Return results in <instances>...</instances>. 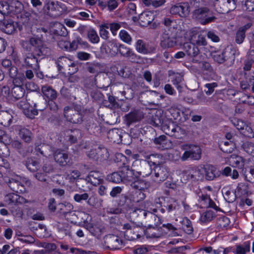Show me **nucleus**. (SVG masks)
<instances>
[{
  "label": "nucleus",
  "instance_id": "ddd939ff",
  "mask_svg": "<svg viewBox=\"0 0 254 254\" xmlns=\"http://www.w3.org/2000/svg\"><path fill=\"white\" fill-rule=\"evenodd\" d=\"M190 7L187 3L174 5L170 9V13L172 14H178L181 17L186 16L190 12Z\"/></svg>",
  "mask_w": 254,
  "mask_h": 254
},
{
  "label": "nucleus",
  "instance_id": "a211bd4d",
  "mask_svg": "<svg viewBox=\"0 0 254 254\" xmlns=\"http://www.w3.org/2000/svg\"><path fill=\"white\" fill-rule=\"evenodd\" d=\"M127 126L140 121L143 118V114L142 112L135 110L130 112L125 116Z\"/></svg>",
  "mask_w": 254,
  "mask_h": 254
},
{
  "label": "nucleus",
  "instance_id": "c85d7f7f",
  "mask_svg": "<svg viewBox=\"0 0 254 254\" xmlns=\"http://www.w3.org/2000/svg\"><path fill=\"white\" fill-rule=\"evenodd\" d=\"M60 213L63 214L66 219H69L68 216L73 213V206L68 202H64L60 204Z\"/></svg>",
  "mask_w": 254,
  "mask_h": 254
},
{
  "label": "nucleus",
  "instance_id": "37998d69",
  "mask_svg": "<svg viewBox=\"0 0 254 254\" xmlns=\"http://www.w3.org/2000/svg\"><path fill=\"white\" fill-rule=\"evenodd\" d=\"M183 77L181 74L179 73L175 74L172 80V82L173 85L176 86V87L180 92H182V83L183 82Z\"/></svg>",
  "mask_w": 254,
  "mask_h": 254
},
{
  "label": "nucleus",
  "instance_id": "ea45409f",
  "mask_svg": "<svg viewBox=\"0 0 254 254\" xmlns=\"http://www.w3.org/2000/svg\"><path fill=\"white\" fill-rule=\"evenodd\" d=\"M2 29L7 34H12L15 30V24L13 22L7 21L3 23Z\"/></svg>",
  "mask_w": 254,
  "mask_h": 254
},
{
  "label": "nucleus",
  "instance_id": "aec40b11",
  "mask_svg": "<svg viewBox=\"0 0 254 254\" xmlns=\"http://www.w3.org/2000/svg\"><path fill=\"white\" fill-rule=\"evenodd\" d=\"M198 201L202 207H211L216 210L218 209V207L207 194H202L200 195Z\"/></svg>",
  "mask_w": 254,
  "mask_h": 254
},
{
  "label": "nucleus",
  "instance_id": "f3484780",
  "mask_svg": "<svg viewBox=\"0 0 254 254\" xmlns=\"http://www.w3.org/2000/svg\"><path fill=\"white\" fill-rule=\"evenodd\" d=\"M226 161L232 167L242 169L244 166V159L241 156L235 154L230 155L227 158Z\"/></svg>",
  "mask_w": 254,
  "mask_h": 254
},
{
  "label": "nucleus",
  "instance_id": "b1692460",
  "mask_svg": "<svg viewBox=\"0 0 254 254\" xmlns=\"http://www.w3.org/2000/svg\"><path fill=\"white\" fill-rule=\"evenodd\" d=\"M41 90L44 96L49 101L54 100L57 97V91L50 86L44 85L42 86Z\"/></svg>",
  "mask_w": 254,
  "mask_h": 254
},
{
  "label": "nucleus",
  "instance_id": "4d7b16f0",
  "mask_svg": "<svg viewBox=\"0 0 254 254\" xmlns=\"http://www.w3.org/2000/svg\"><path fill=\"white\" fill-rule=\"evenodd\" d=\"M132 187L135 188L136 190H140L143 191L147 188L146 183L142 180H137L133 183Z\"/></svg>",
  "mask_w": 254,
  "mask_h": 254
},
{
  "label": "nucleus",
  "instance_id": "3c124183",
  "mask_svg": "<svg viewBox=\"0 0 254 254\" xmlns=\"http://www.w3.org/2000/svg\"><path fill=\"white\" fill-rule=\"evenodd\" d=\"M26 77L23 73H18L13 80V85H21L26 83Z\"/></svg>",
  "mask_w": 254,
  "mask_h": 254
},
{
  "label": "nucleus",
  "instance_id": "473e14b6",
  "mask_svg": "<svg viewBox=\"0 0 254 254\" xmlns=\"http://www.w3.org/2000/svg\"><path fill=\"white\" fill-rule=\"evenodd\" d=\"M19 135L20 137L27 143L30 142L33 138V134L31 131L25 127L19 129Z\"/></svg>",
  "mask_w": 254,
  "mask_h": 254
},
{
  "label": "nucleus",
  "instance_id": "338daca9",
  "mask_svg": "<svg viewBox=\"0 0 254 254\" xmlns=\"http://www.w3.org/2000/svg\"><path fill=\"white\" fill-rule=\"evenodd\" d=\"M89 195L87 193L82 194L76 193L73 196L74 200L77 202H81L83 200H86L88 199Z\"/></svg>",
  "mask_w": 254,
  "mask_h": 254
},
{
  "label": "nucleus",
  "instance_id": "774afa93",
  "mask_svg": "<svg viewBox=\"0 0 254 254\" xmlns=\"http://www.w3.org/2000/svg\"><path fill=\"white\" fill-rule=\"evenodd\" d=\"M245 38V33L242 30H238L236 35V42L240 44L243 43Z\"/></svg>",
  "mask_w": 254,
  "mask_h": 254
},
{
  "label": "nucleus",
  "instance_id": "6e6552de",
  "mask_svg": "<svg viewBox=\"0 0 254 254\" xmlns=\"http://www.w3.org/2000/svg\"><path fill=\"white\" fill-rule=\"evenodd\" d=\"M162 128L166 134L177 139L182 138L183 135L185 134V131L184 129L172 122L164 124Z\"/></svg>",
  "mask_w": 254,
  "mask_h": 254
},
{
  "label": "nucleus",
  "instance_id": "603ef678",
  "mask_svg": "<svg viewBox=\"0 0 254 254\" xmlns=\"http://www.w3.org/2000/svg\"><path fill=\"white\" fill-rule=\"evenodd\" d=\"M201 60L197 62H193V63H198L199 64V67L203 71H210L212 70V67L209 63L206 62H202L203 60V56L201 54Z\"/></svg>",
  "mask_w": 254,
  "mask_h": 254
},
{
  "label": "nucleus",
  "instance_id": "864d4df0",
  "mask_svg": "<svg viewBox=\"0 0 254 254\" xmlns=\"http://www.w3.org/2000/svg\"><path fill=\"white\" fill-rule=\"evenodd\" d=\"M230 219L226 216L219 217L217 220V224L221 228H226L230 224Z\"/></svg>",
  "mask_w": 254,
  "mask_h": 254
},
{
  "label": "nucleus",
  "instance_id": "680f3d73",
  "mask_svg": "<svg viewBox=\"0 0 254 254\" xmlns=\"http://www.w3.org/2000/svg\"><path fill=\"white\" fill-rule=\"evenodd\" d=\"M243 147L248 154L254 156V143L247 142L244 144Z\"/></svg>",
  "mask_w": 254,
  "mask_h": 254
},
{
  "label": "nucleus",
  "instance_id": "0eeeda50",
  "mask_svg": "<svg viewBox=\"0 0 254 254\" xmlns=\"http://www.w3.org/2000/svg\"><path fill=\"white\" fill-rule=\"evenodd\" d=\"M178 30L173 29L172 31H164L162 34L160 43L161 46L163 48H172L176 45V39Z\"/></svg>",
  "mask_w": 254,
  "mask_h": 254
},
{
  "label": "nucleus",
  "instance_id": "1a4fd4ad",
  "mask_svg": "<svg viewBox=\"0 0 254 254\" xmlns=\"http://www.w3.org/2000/svg\"><path fill=\"white\" fill-rule=\"evenodd\" d=\"M6 183L10 190L17 193H23L25 191L24 185L21 182V178L19 176H14L5 179Z\"/></svg>",
  "mask_w": 254,
  "mask_h": 254
},
{
  "label": "nucleus",
  "instance_id": "4c0bfd02",
  "mask_svg": "<svg viewBox=\"0 0 254 254\" xmlns=\"http://www.w3.org/2000/svg\"><path fill=\"white\" fill-rule=\"evenodd\" d=\"M182 227L188 234H190L193 232V228L191 221L187 217H184L181 221Z\"/></svg>",
  "mask_w": 254,
  "mask_h": 254
},
{
  "label": "nucleus",
  "instance_id": "cd10ccee",
  "mask_svg": "<svg viewBox=\"0 0 254 254\" xmlns=\"http://www.w3.org/2000/svg\"><path fill=\"white\" fill-rule=\"evenodd\" d=\"M205 173L206 180L211 181L215 178L217 175L216 168L212 165H206L203 166V172Z\"/></svg>",
  "mask_w": 254,
  "mask_h": 254
},
{
  "label": "nucleus",
  "instance_id": "6ab92c4d",
  "mask_svg": "<svg viewBox=\"0 0 254 254\" xmlns=\"http://www.w3.org/2000/svg\"><path fill=\"white\" fill-rule=\"evenodd\" d=\"M154 19V15L150 11L143 12L140 14L138 22L142 27L147 26Z\"/></svg>",
  "mask_w": 254,
  "mask_h": 254
},
{
  "label": "nucleus",
  "instance_id": "6e6d98bb",
  "mask_svg": "<svg viewBox=\"0 0 254 254\" xmlns=\"http://www.w3.org/2000/svg\"><path fill=\"white\" fill-rule=\"evenodd\" d=\"M234 126L239 130H244L247 124L242 120L234 119L233 121Z\"/></svg>",
  "mask_w": 254,
  "mask_h": 254
},
{
  "label": "nucleus",
  "instance_id": "c756f323",
  "mask_svg": "<svg viewBox=\"0 0 254 254\" xmlns=\"http://www.w3.org/2000/svg\"><path fill=\"white\" fill-rule=\"evenodd\" d=\"M251 243L250 241H246L242 245L236 246V249L233 252L235 254H246L250 251Z\"/></svg>",
  "mask_w": 254,
  "mask_h": 254
},
{
  "label": "nucleus",
  "instance_id": "2eb2a0df",
  "mask_svg": "<svg viewBox=\"0 0 254 254\" xmlns=\"http://www.w3.org/2000/svg\"><path fill=\"white\" fill-rule=\"evenodd\" d=\"M86 181L93 186L101 185L104 181L102 174L97 171H91L85 179Z\"/></svg>",
  "mask_w": 254,
  "mask_h": 254
},
{
  "label": "nucleus",
  "instance_id": "bb28decb",
  "mask_svg": "<svg viewBox=\"0 0 254 254\" xmlns=\"http://www.w3.org/2000/svg\"><path fill=\"white\" fill-rule=\"evenodd\" d=\"M122 131L121 130L114 128L108 132V137L111 142L120 143L122 141Z\"/></svg>",
  "mask_w": 254,
  "mask_h": 254
},
{
  "label": "nucleus",
  "instance_id": "f8f14e48",
  "mask_svg": "<svg viewBox=\"0 0 254 254\" xmlns=\"http://www.w3.org/2000/svg\"><path fill=\"white\" fill-rule=\"evenodd\" d=\"M118 44L114 40H109L102 44L101 47V51L111 56H115L117 54Z\"/></svg>",
  "mask_w": 254,
  "mask_h": 254
},
{
  "label": "nucleus",
  "instance_id": "58836bf2",
  "mask_svg": "<svg viewBox=\"0 0 254 254\" xmlns=\"http://www.w3.org/2000/svg\"><path fill=\"white\" fill-rule=\"evenodd\" d=\"M26 166L29 170L35 172L39 168V162L33 158H28L26 162Z\"/></svg>",
  "mask_w": 254,
  "mask_h": 254
},
{
  "label": "nucleus",
  "instance_id": "4468645a",
  "mask_svg": "<svg viewBox=\"0 0 254 254\" xmlns=\"http://www.w3.org/2000/svg\"><path fill=\"white\" fill-rule=\"evenodd\" d=\"M185 173L187 174L189 179L196 181L201 180L204 177L203 167L190 168L186 171Z\"/></svg>",
  "mask_w": 254,
  "mask_h": 254
},
{
  "label": "nucleus",
  "instance_id": "de8ad7c7",
  "mask_svg": "<svg viewBox=\"0 0 254 254\" xmlns=\"http://www.w3.org/2000/svg\"><path fill=\"white\" fill-rule=\"evenodd\" d=\"M131 49L123 44H119L117 48V53L119 52L121 56L126 58L130 52Z\"/></svg>",
  "mask_w": 254,
  "mask_h": 254
},
{
  "label": "nucleus",
  "instance_id": "393cba45",
  "mask_svg": "<svg viewBox=\"0 0 254 254\" xmlns=\"http://www.w3.org/2000/svg\"><path fill=\"white\" fill-rule=\"evenodd\" d=\"M56 63L60 71H61L62 69L67 68L71 66H73L75 65L72 60L65 57L59 58Z\"/></svg>",
  "mask_w": 254,
  "mask_h": 254
},
{
  "label": "nucleus",
  "instance_id": "bf43d9fd",
  "mask_svg": "<svg viewBox=\"0 0 254 254\" xmlns=\"http://www.w3.org/2000/svg\"><path fill=\"white\" fill-rule=\"evenodd\" d=\"M30 43L31 45L35 47L38 50L44 44L43 40L40 38L37 37H32L29 40Z\"/></svg>",
  "mask_w": 254,
  "mask_h": 254
},
{
  "label": "nucleus",
  "instance_id": "7c9ffc66",
  "mask_svg": "<svg viewBox=\"0 0 254 254\" xmlns=\"http://www.w3.org/2000/svg\"><path fill=\"white\" fill-rule=\"evenodd\" d=\"M216 216V213L214 211L208 210L201 214L199 220L202 223H207L215 219Z\"/></svg>",
  "mask_w": 254,
  "mask_h": 254
},
{
  "label": "nucleus",
  "instance_id": "052dcab7",
  "mask_svg": "<svg viewBox=\"0 0 254 254\" xmlns=\"http://www.w3.org/2000/svg\"><path fill=\"white\" fill-rule=\"evenodd\" d=\"M194 45L198 46H205L207 44V42L205 37L202 35H198L195 40H193Z\"/></svg>",
  "mask_w": 254,
  "mask_h": 254
},
{
  "label": "nucleus",
  "instance_id": "72a5a7b5",
  "mask_svg": "<svg viewBox=\"0 0 254 254\" xmlns=\"http://www.w3.org/2000/svg\"><path fill=\"white\" fill-rule=\"evenodd\" d=\"M25 89L22 86L14 85L11 90V94L15 99L22 98L25 94Z\"/></svg>",
  "mask_w": 254,
  "mask_h": 254
},
{
  "label": "nucleus",
  "instance_id": "13d9d810",
  "mask_svg": "<svg viewBox=\"0 0 254 254\" xmlns=\"http://www.w3.org/2000/svg\"><path fill=\"white\" fill-rule=\"evenodd\" d=\"M161 199L163 200V198H158L156 199V204H158L159 206H157V208H153L152 209L153 213H157V214H155L156 215H158L159 214V212H160L161 213H164L165 212V209L164 208L162 207L161 203L162 201H161Z\"/></svg>",
  "mask_w": 254,
  "mask_h": 254
},
{
  "label": "nucleus",
  "instance_id": "5701e85b",
  "mask_svg": "<svg viewBox=\"0 0 254 254\" xmlns=\"http://www.w3.org/2000/svg\"><path fill=\"white\" fill-rule=\"evenodd\" d=\"M51 32L55 35L64 37L66 36L68 34L66 28L63 24L58 22L53 24Z\"/></svg>",
  "mask_w": 254,
  "mask_h": 254
},
{
  "label": "nucleus",
  "instance_id": "c03bdc74",
  "mask_svg": "<svg viewBox=\"0 0 254 254\" xmlns=\"http://www.w3.org/2000/svg\"><path fill=\"white\" fill-rule=\"evenodd\" d=\"M135 49L140 53L146 54L149 53L146 44L142 40H138L137 41L135 44Z\"/></svg>",
  "mask_w": 254,
  "mask_h": 254
},
{
  "label": "nucleus",
  "instance_id": "0e129e2a",
  "mask_svg": "<svg viewBox=\"0 0 254 254\" xmlns=\"http://www.w3.org/2000/svg\"><path fill=\"white\" fill-rule=\"evenodd\" d=\"M9 5L6 1H0V17L3 18V15L7 12Z\"/></svg>",
  "mask_w": 254,
  "mask_h": 254
},
{
  "label": "nucleus",
  "instance_id": "e433bc0d",
  "mask_svg": "<svg viewBox=\"0 0 254 254\" xmlns=\"http://www.w3.org/2000/svg\"><path fill=\"white\" fill-rule=\"evenodd\" d=\"M155 175L157 178H159V181H163L169 176V172L167 169L164 167H158L155 169Z\"/></svg>",
  "mask_w": 254,
  "mask_h": 254
},
{
  "label": "nucleus",
  "instance_id": "9b49d317",
  "mask_svg": "<svg viewBox=\"0 0 254 254\" xmlns=\"http://www.w3.org/2000/svg\"><path fill=\"white\" fill-rule=\"evenodd\" d=\"M55 161L62 167L69 166L72 164L71 159L68 154L63 150H57L54 153Z\"/></svg>",
  "mask_w": 254,
  "mask_h": 254
},
{
  "label": "nucleus",
  "instance_id": "a19ab883",
  "mask_svg": "<svg viewBox=\"0 0 254 254\" xmlns=\"http://www.w3.org/2000/svg\"><path fill=\"white\" fill-rule=\"evenodd\" d=\"M84 227L93 236L98 235L101 231V228L96 224L87 223Z\"/></svg>",
  "mask_w": 254,
  "mask_h": 254
},
{
  "label": "nucleus",
  "instance_id": "8fccbe9b",
  "mask_svg": "<svg viewBox=\"0 0 254 254\" xmlns=\"http://www.w3.org/2000/svg\"><path fill=\"white\" fill-rule=\"evenodd\" d=\"M119 37L121 40L128 44H130L132 38L128 33L125 30H122L119 33Z\"/></svg>",
  "mask_w": 254,
  "mask_h": 254
},
{
  "label": "nucleus",
  "instance_id": "5fc2aeb1",
  "mask_svg": "<svg viewBox=\"0 0 254 254\" xmlns=\"http://www.w3.org/2000/svg\"><path fill=\"white\" fill-rule=\"evenodd\" d=\"M227 52L226 51H223L222 53L218 52L214 55V59L217 63L221 64L223 63L226 60V54Z\"/></svg>",
  "mask_w": 254,
  "mask_h": 254
},
{
  "label": "nucleus",
  "instance_id": "9d476101",
  "mask_svg": "<svg viewBox=\"0 0 254 254\" xmlns=\"http://www.w3.org/2000/svg\"><path fill=\"white\" fill-rule=\"evenodd\" d=\"M4 201L6 205H18L27 203H31L29 200L14 193H9L4 196Z\"/></svg>",
  "mask_w": 254,
  "mask_h": 254
},
{
  "label": "nucleus",
  "instance_id": "e2e57ef3",
  "mask_svg": "<svg viewBox=\"0 0 254 254\" xmlns=\"http://www.w3.org/2000/svg\"><path fill=\"white\" fill-rule=\"evenodd\" d=\"M135 230L134 232H133V229L130 230H127L124 231V235L125 237L128 240H133L137 238L138 234L136 233L137 232Z\"/></svg>",
  "mask_w": 254,
  "mask_h": 254
},
{
  "label": "nucleus",
  "instance_id": "39448f33",
  "mask_svg": "<svg viewBox=\"0 0 254 254\" xmlns=\"http://www.w3.org/2000/svg\"><path fill=\"white\" fill-rule=\"evenodd\" d=\"M182 149L185 150L182 155V161H185L189 158L198 160L201 158V150L200 147L193 144H184L182 146Z\"/></svg>",
  "mask_w": 254,
  "mask_h": 254
},
{
  "label": "nucleus",
  "instance_id": "dca6fc26",
  "mask_svg": "<svg viewBox=\"0 0 254 254\" xmlns=\"http://www.w3.org/2000/svg\"><path fill=\"white\" fill-rule=\"evenodd\" d=\"M89 157L97 161H102L106 159L108 157V151L106 149L98 148L97 150H92L88 153Z\"/></svg>",
  "mask_w": 254,
  "mask_h": 254
},
{
  "label": "nucleus",
  "instance_id": "69168bd1",
  "mask_svg": "<svg viewBox=\"0 0 254 254\" xmlns=\"http://www.w3.org/2000/svg\"><path fill=\"white\" fill-rule=\"evenodd\" d=\"M50 49L46 47L43 44L42 46L38 50V51H36L35 54L40 57L41 55H48L50 54Z\"/></svg>",
  "mask_w": 254,
  "mask_h": 254
},
{
  "label": "nucleus",
  "instance_id": "a878e982",
  "mask_svg": "<svg viewBox=\"0 0 254 254\" xmlns=\"http://www.w3.org/2000/svg\"><path fill=\"white\" fill-rule=\"evenodd\" d=\"M67 138V139L71 143H75L77 142L78 139L82 137V133L80 130L74 129L73 130H68L66 131Z\"/></svg>",
  "mask_w": 254,
  "mask_h": 254
},
{
  "label": "nucleus",
  "instance_id": "f704fd0d",
  "mask_svg": "<svg viewBox=\"0 0 254 254\" xmlns=\"http://www.w3.org/2000/svg\"><path fill=\"white\" fill-rule=\"evenodd\" d=\"M88 40L93 44H97L100 41V38L97 32L92 28H89L86 30Z\"/></svg>",
  "mask_w": 254,
  "mask_h": 254
},
{
  "label": "nucleus",
  "instance_id": "09e8293b",
  "mask_svg": "<svg viewBox=\"0 0 254 254\" xmlns=\"http://www.w3.org/2000/svg\"><path fill=\"white\" fill-rule=\"evenodd\" d=\"M132 195L133 201L136 202L143 200L145 197L144 193L140 190H135L132 192Z\"/></svg>",
  "mask_w": 254,
  "mask_h": 254
},
{
  "label": "nucleus",
  "instance_id": "49530a36",
  "mask_svg": "<svg viewBox=\"0 0 254 254\" xmlns=\"http://www.w3.org/2000/svg\"><path fill=\"white\" fill-rule=\"evenodd\" d=\"M146 235L149 238H158L161 235L157 227L149 228L146 230Z\"/></svg>",
  "mask_w": 254,
  "mask_h": 254
},
{
  "label": "nucleus",
  "instance_id": "f03ea898",
  "mask_svg": "<svg viewBox=\"0 0 254 254\" xmlns=\"http://www.w3.org/2000/svg\"><path fill=\"white\" fill-rule=\"evenodd\" d=\"M33 6L40 12H43L53 17L60 16L67 10V7L62 2L58 1H31Z\"/></svg>",
  "mask_w": 254,
  "mask_h": 254
},
{
  "label": "nucleus",
  "instance_id": "a18cd8bd",
  "mask_svg": "<svg viewBox=\"0 0 254 254\" xmlns=\"http://www.w3.org/2000/svg\"><path fill=\"white\" fill-rule=\"evenodd\" d=\"M164 24L166 26L167 29L165 31H172L173 29L179 31L175 21L169 18H165L164 20Z\"/></svg>",
  "mask_w": 254,
  "mask_h": 254
},
{
  "label": "nucleus",
  "instance_id": "20e7f679",
  "mask_svg": "<svg viewBox=\"0 0 254 254\" xmlns=\"http://www.w3.org/2000/svg\"><path fill=\"white\" fill-rule=\"evenodd\" d=\"M192 18L203 25L212 22L216 19L212 12L206 7L195 9L192 12Z\"/></svg>",
  "mask_w": 254,
  "mask_h": 254
},
{
  "label": "nucleus",
  "instance_id": "423d86ee",
  "mask_svg": "<svg viewBox=\"0 0 254 254\" xmlns=\"http://www.w3.org/2000/svg\"><path fill=\"white\" fill-rule=\"evenodd\" d=\"M64 115L66 120L72 124H81L83 121V115L81 111L75 108L64 107Z\"/></svg>",
  "mask_w": 254,
  "mask_h": 254
},
{
  "label": "nucleus",
  "instance_id": "79ce46f5",
  "mask_svg": "<svg viewBox=\"0 0 254 254\" xmlns=\"http://www.w3.org/2000/svg\"><path fill=\"white\" fill-rule=\"evenodd\" d=\"M145 158L148 160V162L154 166H158L161 163V157L158 154H150L145 156Z\"/></svg>",
  "mask_w": 254,
  "mask_h": 254
},
{
  "label": "nucleus",
  "instance_id": "2f4dec72",
  "mask_svg": "<svg viewBox=\"0 0 254 254\" xmlns=\"http://www.w3.org/2000/svg\"><path fill=\"white\" fill-rule=\"evenodd\" d=\"M12 119V115L7 111L0 112V124L3 126H9Z\"/></svg>",
  "mask_w": 254,
  "mask_h": 254
},
{
  "label": "nucleus",
  "instance_id": "4be33fe9",
  "mask_svg": "<svg viewBox=\"0 0 254 254\" xmlns=\"http://www.w3.org/2000/svg\"><path fill=\"white\" fill-rule=\"evenodd\" d=\"M106 240L109 244L108 247L112 249H119L122 246V240L117 236L110 235L107 237Z\"/></svg>",
  "mask_w": 254,
  "mask_h": 254
},
{
  "label": "nucleus",
  "instance_id": "7ed1b4c3",
  "mask_svg": "<svg viewBox=\"0 0 254 254\" xmlns=\"http://www.w3.org/2000/svg\"><path fill=\"white\" fill-rule=\"evenodd\" d=\"M197 34V30L192 29L187 31L184 36L185 38L190 42L184 43L183 50L192 59V62H197L201 60V53L197 47L193 43V40L196 39Z\"/></svg>",
  "mask_w": 254,
  "mask_h": 254
},
{
  "label": "nucleus",
  "instance_id": "412c9836",
  "mask_svg": "<svg viewBox=\"0 0 254 254\" xmlns=\"http://www.w3.org/2000/svg\"><path fill=\"white\" fill-rule=\"evenodd\" d=\"M24 62L26 66L33 68L34 70H37L39 69V65L38 58L33 54H28L25 58Z\"/></svg>",
  "mask_w": 254,
  "mask_h": 254
},
{
  "label": "nucleus",
  "instance_id": "f257e3e1",
  "mask_svg": "<svg viewBox=\"0 0 254 254\" xmlns=\"http://www.w3.org/2000/svg\"><path fill=\"white\" fill-rule=\"evenodd\" d=\"M19 106L23 110V114L28 118L34 119L38 114V111L46 109V102L36 93L26 95V101H20Z\"/></svg>",
  "mask_w": 254,
  "mask_h": 254
},
{
  "label": "nucleus",
  "instance_id": "c9c22d12",
  "mask_svg": "<svg viewBox=\"0 0 254 254\" xmlns=\"http://www.w3.org/2000/svg\"><path fill=\"white\" fill-rule=\"evenodd\" d=\"M220 149L224 153H231L235 149V144L232 141L222 142L219 144Z\"/></svg>",
  "mask_w": 254,
  "mask_h": 254
}]
</instances>
